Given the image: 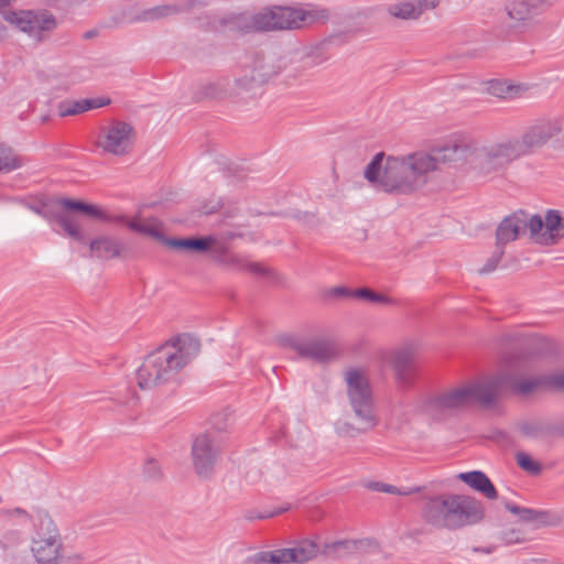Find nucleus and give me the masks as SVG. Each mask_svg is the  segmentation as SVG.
<instances>
[{"label": "nucleus", "instance_id": "22", "mask_svg": "<svg viewBox=\"0 0 564 564\" xmlns=\"http://www.w3.org/2000/svg\"><path fill=\"white\" fill-rule=\"evenodd\" d=\"M128 226L139 232L162 240L164 237L163 225L153 218H134L128 223Z\"/></svg>", "mask_w": 564, "mask_h": 564}, {"label": "nucleus", "instance_id": "8", "mask_svg": "<svg viewBox=\"0 0 564 564\" xmlns=\"http://www.w3.org/2000/svg\"><path fill=\"white\" fill-rule=\"evenodd\" d=\"M533 359L521 357L511 370L506 371V391L529 397L545 391L544 375L533 373Z\"/></svg>", "mask_w": 564, "mask_h": 564}, {"label": "nucleus", "instance_id": "27", "mask_svg": "<svg viewBox=\"0 0 564 564\" xmlns=\"http://www.w3.org/2000/svg\"><path fill=\"white\" fill-rule=\"evenodd\" d=\"M545 377V391L564 392V371L554 372L552 375H544Z\"/></svg>", "mask_w": 564, "mask_h": 564}, {"label": "nucleus", "instance_id": "15", "mask_svg": "<svg viewBox=\"0 0 564 564\" xmlns=\"http://www.w3.org/2000/svg\"><path fill=\"white\" fill-rule=\"evenodd\" d=\"M301 356L315 361L324 362L337 358L341 352V346L336 339H316L297 346Z\"/></svg>", "mask_w": 564, "mask_h": 564}, {"label": "nucleus", "instance_id": "17", "mask_svg": "<svg viewBox=\"0 0 564 564\" xmlns=\"http://www.w3.org/2000/svg\"><path fill=\"white\" fill-rule=\"evenodd\" d=\"M193 456L197 473L199 475L206 474L215 458V452L208 436L202 435L195 440L193 445Z\"/></svg>", "mask_w": 564, "mask_h": 564}, {"label": "nucleus", "instance_id": "23", "mask_svg": "<svg viewBox=\"0 0 564 564\" xmlns=\"http://www.w3.org/2000/svg\"><path fill=\"white\" fill-rule=\"evenodd\" d=\"M90 251L100 259H112L120 252V246L108 238H96L90 241Z\"/></svg>", "mask_w": 564, "mask_h": 564}, {"label": "nucleus", "instance_id": "12", "mask_svg": "<svg viewBox=\"0 0 564 564\" xmlns=\"http://www.w3.org/2000/svg\"><path fill=\"white\" fill-rule=\"evenodd\" d=\"M317 545L312 541H303L294 547L263 552L259 562L268 564L305 563L316 556Z\"/></svg>", "mask_w": 564, "mask_h": 564}, {"label": "nucleus", "instance_id": "26", "mask_svg": "<svg viewBox=\"0 0 564 564\" xmlns=\"http://www.w3.org/2000/svg\"><path fill=\"white\" fill-rule=\"evenodd\" d=\"M20 164L21 162L12 149L0 143V171H11L19 167Z\"/></svg>", "mask_w": 564, "mask_h": 564}, {"label": "nucleus", "instance_id": "16", "mask_svg": "<svg viewBox=\"0 0 564 564\" xmlns=\"http://www.w3.org/2000/svg\"><path fill=\"white\" fill-rule=\"evenodd\" d=\"M441 394L444 399L448 412L474 404L468 381L460 382Z\"/></svg>", "mask_w": 564, "mask_h": 564}, {"label": "nucleus", "instance_id": "28", "mask_svg": "<svg viewBox=\"0 0 564 564\" xmlns=\"http://www.w3.org/2000/svg\"><path fill=\"white\" fill-rule=\"evenodd\" d=\"M508 9L510 17L514 19H522L529 12L525 0H512Z\"/></svg>", "mask_w": 564, "mask_h": 564}, {"label": "nucleus", "instance_id": "14", "mask_svg": "<svg viewBox=\"0 0 564 564\" xmlns=\"http://www.w3.org/2000/svg\"><path fill=\"white\" fill-rule=\"evenodd\" d=\"M131 128L123 122H115L105 128L99 139V145L113 154H122L131 145Z\"/></svg>", "mask_w": 564, "mask_h": 564}, {"label": "nucleus", "instance_id": "1", "mask_svg": "<svg viewBox=\"0 0 564 564\" xmlns=\"http://www.w3.org/2000/svg\"><path fill=\"white\" fill-rule=\"evenodd\" d=\"M546 138L547 135H542L541 128H533L524 135L521 144L505 142L480 152H470L469 145L453 143L435 148L431 153L419 151L404 158H388L381 175H379V171L383 154L379 153L368 165L365 176L371 183L377 182L387 192L406 193L425 184L427 174L437 170L440 162L468 154L469 162L474 167L489 173L525 153L529 148L543 143Z\"/></svg>", "mask_w": 564, "mask_h": 564}, {"label": "nucleus", "instance_id": "32", "mask_svg": "<svg viewBox=\"0 0 564 564\" xmlns=\"http://www.w3.org/2000/svg\"><path fill=\"white\" fill-rule=\"evenodd\" d=\"M507 508L512 512V513H516V514H520L524 520H532L534 517H533V511L532 510H529V509H521L519 507H516V506H510L508 505Z\"/></svg>", "mask_w": 564, "mask_h": 564}, {"label": "nucleus", "instance_id": "10", "mask_svg": "<svg viewBox=\"0 0 564 564\" xmlns=\"http://www.w3.org/2000/svg\"><path fill=\"white\" fill-rule=\"evenodd\" d=\"M471 390L474 404L481 408L495 405L506 391V371L484 375L467 380Z\"/></svg>", "mask_w": 564, "mask_h": 564}, {"label": "nucleus", "instance_id": "18", "mask_svg": "<svg viewBox=\"0 0 564 564\" xmlns=\"http://www.w3.org/2000/svg\"><path fill=\"white\" fill-rule=\"evenodd\" d=\"M457 478L488 499L498 497L497 490L490 479L481 471L460 473Z\"/></svg>", "mask_w": 564, "mask_h": 564}, {"label": "nucleus", "instance_id": "6", "mask_svg": "<svg viewBox=\"0 0 564 564\" xmlns=\"http://www.w3.org/2000/svg\"><path fill=\"white\" fill-rule=\"evenodd\" d=\"M346 382L350 402L356 414L349 423L350 426L358 432L375 426V408L367 375L360 369H349L346 372Z\"/></svg>", "mask_w": 564, "mask_h": 564}, {"label": "nucleus", "instance_id": "20", "mask_svg": "<svg viewBox=\"0 0 564 564\" xmlns=\"http://www.w3.org/2000/svg\"><path fill=\"white\" fill-rule=\"evenodd\" d=\"M109 102L108 98L65 100L58 105V115L61 117L75 116L90 109L107 106Z\"/></svg>", "mask_w": 564, "mask_h": 564}, {"label": "nucleus", "instance_id": "29", "mask_svg": "<svg viewBox=\"0 0 564 564\" xmlns=\"http://www.w3.org/2000/svg\"><path fill=\"white\" fill-rule=\"evenodd\" d=\"M356 296L369 301V302H386L387 297L381 294H377L376 292L369 289H360L356 291Z\"/></svg>", "mask_w": 564, "mask_h": 564}, {"label": "nucleus", "instance_id": "30", "mask_svg": "<svg viewBox=\"0 0 564 564\" xmlns=\"http://www.w3.org/2000/svg\"><path fill=\"white\" fill-rule=\"evenodd\" d=\"M517 462L523 469L535 473L539 470V465L525 454H518Z\"/></svg>", "mask_w": 564, "mask_h": 564}, {"label": "nucleus", "instance_id": "19", "mask_svg": "<svg viewBox=\"0 0 564 564\" xmlns=\"http://www.w3.org/2000/svg\"><path fill=\"white\" fill-rule=\"evenodd\" d=\"M416 412L424 420L432 422L441 421L449 413L442 394L427 398L420 402L416 406Z\"/></svg>", "mask_w": 564, "mask_h": 564}, {"label": "nucleus", "instance_id": "11", "mask_svg": "<svg viewBox=\"0 0 564 564\" xmlns=\"http://www.w3.org/2000/svg\"><path fill=\"white\" fill-rule=\"evenodd\" d=\"M11 0H0L1 13L9 23L17 25L24 32H34L37 30H52L55 26V20L51 14H35L32 11H11L6 9Z\"/></svg>", "mask_w": 564, "mask_h": 564}, {"label": "nucleus", "instance_id": "4", "mask_svg": "<svg viewBox=\"0 0 564 564\" xmlns=\"http://www.w3.org/2000/svg\"><path fill=\"white\" fill-rule=\"evenodd\" d=\"M480 518V505L465 495H442L429 500L424 508V519L437 528L457 529Z\"/></svg>", "mask_w": 564, "mask_h": 564}, {"label": "nucleus", "instance_id": "3", "mask_svg": "<svg viewBox=\"0 0 564 564\" xmlns=\"http://www.w3.org/2000/svg\"><path fill=\"white\" fill-rule=\"evenodd\" d=\"M525 228H529L531 239L542 246L555 245L564 237V219L558 213L547 212L544 220L540 216L529 218L524 213H519L499 225L496 234L498 245L516 240Z\"/></svg>", "mask_w": 564, "mask_h": 564}, {"label": "nucleus", "instance_id": "31", "mask_svg": "<svg viewBox=\"0 0 564 564\" xmlns=\"http://www.w3.org/2000/svg\"><path fill=\"white\" fill-rule=\"evenodd\" d=\"M524 530L522 528H519L517 530L513 529V530L509 531L506 534L507 542H509V543H520V542H523L525 540L524 536H521V533Z\"/></svg>", "mask_w": 564, "mask_h": 564}, {"label": "nucleus", "instance_id": "13", "mask_svg": "<svg viewBox=\"0 0 564 564\" xmlns=\"http://www.w3.org/2000/svg\"><path fill=\"white\" fill-rule=\"evenodd\" d=\"M414 357L415 348L413 346H404L384 354L383 362L394 369L401 384L408 386L412 383L415 378V371L413 369Z\"/></svg>", "mask_w": 564, "mask_h": 564}, {"label": "nucleus", "instance_id": "9", "mask_svg": "<svg viewBox=\"0 0 564 564\" xmlns=\"http://www.w3.org/2000/svg\"><path fill=\"white\" fill-rule=\"evenodd\" d=\"M31 550L39 564H58L61 562L64 550L54 523L46 521L40 524Z\"/></svg>", "mask_w": 564, "mask_h": 564}, {"label": "nucleus", "instance_id": "21", "mask_svg": "<svg viewBox=\"0 0 564 564\" xmlns=\"http://www.w3.org/2000/svg\"><path fill=\"white\" fill-rule=\"evenodd\" d=\"M167 246L193 252H205L212 249L216 239L214 237H200V238H185V239H171L165 241Z\"/></svg>", "mask_w": 564, "mask_h": 564}, {"label": "nucleus", "instance_id": "24", "mask_svg": "<svg viewBox=\"0 0 564 564\" xmlns=\"http://www.w3.org/2000/svg\"><path fill=\"white\" fill-rule=\"evenodd\" d=\"M488 91L499 98H513L525 91V87L507 80H492L488 84Z\"/></svg>", "mask_w": 564, "mask_h": 564}, {"label": "nucleus", "instance_id": "7", "mask_svg": "<svg viewBox=\"0 0 564 564\" xmlns=\"http://www.w3.org/2000/svg\"><path fill=\"white\" fill-rule=\"evenodd\" d=\"M58 207L59 210L55 216L56 223L69 238L79 242H85L86 235L84 224L77 214L105 221L112 220L100 206L84 200L62 198L58 200Z\"/></svg>", "mask_w": 564, "mask_h": 564}, {"label": "nucleus", "instance_id": "5", "mask_svg": "<svg viewBox=\"0 0 564 564\" xmlns=\"http://www.w3.org/2000/svg\"><path fill=\"white\" fill-rule=\"evenodd\" d=\"M326 17L325 10L276 7L257 14L250 29L252 31L299 29L323 21Z\"/></svg>", "mask_w": 564, "mask_h": 564}, {"label": "nucleus", "instance_id": "25", "mask_svg": "<svg viewBox=\"0 0 564 564\" xmlns=\"http://www.w3.org/2000/svg\"><path fill=\"white\" fill-rule=\"evenodd\" d=\"M424 8L421 2L417 4L411 3V2H404L401 4H395L391 7L390 12L392 15L402 18V19H415L417 18L422 12Z\"/></svg>", "mask_w": 564, "mask_h": 564}, {"label": "nucleus", "instance_id": "2", "mask_svg": "<svg viewBox=\"0 0 564 564\" xmlns=\"http://www.w3.org/2000/svg\"><path fill=\"white\" fill-rule=\"evenodd\" d=\"M198 351V343L188 335L167 340L148 355L137 372L142 389L156 387L176 375Z\"/></svg>", "mask_w": 564, "mask_h": 564}]
</instances>
